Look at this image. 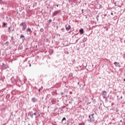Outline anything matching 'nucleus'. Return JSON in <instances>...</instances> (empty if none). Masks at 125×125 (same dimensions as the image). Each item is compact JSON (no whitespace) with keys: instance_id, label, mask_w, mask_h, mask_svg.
<instances>
[{"instance_id":"7ed1b4c3","label":"nucleus","mask_w":125,"mask_h":125,"mask_svg":"<svg viewBox=\"0 0 125 125\" xmlns=\"http://www.w3.org/2000/svg\"><path fill=\"white\" fill-rule=\"evenodd\" d=\"M102 95L104 98H106V97H107V92L103 91L102 92Z\"/></svg>"},{"instance_id":"0eeeda50","label":"nucleus","mask_w":125,"mask_h":125,"mask_svg":"<svg viewBox=\"0 0 125 125\" xmlns=\"http://www.w3.org/2000/svg\"><path fill=\"white\" fill-rule=\"evenodd\" d=\"M80 33L81 34V35H82V34H83V28H81L80 30Z\"/></svg>"},{"instance_id":"9b49d317","label":"nucleus","mask_w":125,"mask_h":125,"mask_svg":"<svg viewBox=\"0 0 125 125\" xmlns=\"http://www.w3.org/2000/svg\"><path fill=\"white\" fill-rule=\"evenodd\" d=\"M26 31H27V32H30V31H31V29H30L29 28H28L26 29Z\"/></svg>"},{"instance_id":"f257e3e1","label":"nucleus","mask_w":125,"mask_h":125,"mask_svg":"<svg viewBox=\"0 0 125 125\" xmlns=\"http://www.w3.org/2000/svg\"><path fill=\"white\" fill-rule=\"evenodd\" d=\"M90 119V122H94L95 121V118L94 117V114H92L89 116Z\"/></svg>"},{"instance_id":"6e6552de","label":"nucleus","mask_w":125,"mask_h":125,"mask_svg":"<svg viewBox=\"0 0 125 125\" xmlns=\"http://www.w3.org/2000/svg\"><path fill=\"white\" fill-rule=\"evenodd\" d=\"M120 63H118V62H114V65L116 66H118V65H119Z\"/></svg>"},{"instance_id":"f03ea898","label":"nucleus","mask_w":125,"mask_h":125,"mask_svg":"<svg viewBox=\"0 0 125 125\" xmlns=\"http://www.w3.org/2000/svg\"><path fill=\"white\" fill-rule=\"evenodd\" d=\"M20 26H21L22 27V30L25 31L26 30V28H27V25H26V23L22 22L21 23Z\"/></svg>"},{"instance_id":"f8f14e48","label":"nucleus","mask_w":125,"mask_h":125,"mask_svg":"<svg viewBox=\"0 0 125 125\" xmlns=\"http://www.w3.org/2000/svg\"><path fill=\"white\" fill-rule=\"evenodd\" d=\"M32 101H33V102H36V98H32Z\"/></svg>"},{"instance_id":"9d476101","label":"nucleus","mask_w":125,"mask_h":125,"mask_svg":"<svg viewBox=\"0 0 125 125\" xmlns=\"http://www.w3.org/2000/svg\"><path fill=\"white\" fill-rule=\"evenodd\" d=\"M22 38H23V40H24L25 37L24 36V35H21V39H22Z\"/></svg>"},{"instance_id":"1a4fd4ad","label":"nucleus","mask_w":125,"mask_h":125,"mask_svg":"<svg viewBox=\"0 0 125 125\" xmlns=\"http://www.w3.org/2000/svg\"><path fill=\"white\" fill-rule=\"evenodd\" d=\"M3 25L2 26V28H4L5 27V25H7V23H5L4 22L3 23Z\"/></svg>"},{"instance_id":"6ab92c4d","label":"nucleus","mask_w":125,"mask_h":125,"mask_svg":"<svg viewBox=\"0 0 125 125\" xmlns=\"http://www.w3.org/2000/svg\"><path fill=\"white\" fill-rule=\"evenodd\" d=\"M124 82H125V79H124Z\"/></svg>"},{"instance_id":"f3484780","label":"nucleus","mask_w":125,"mask_h":125,"mask_svg":"<svg viewBox=\"0 0 125 125\" xmlns=\"http://www.w3.org/2000/svg\"><path fill=\"white\" fill-rule=\"evenodd\" d=\"M113 14H113V13H111V15H113Z\"/></svg>"},{"instance_id":"4468645a","label":"nucleus","mask_w":125,"mask_h":125,"mask_svg":"<svg viewBox=\"0 0 125 125\" xmlns=\"http://www.w3.org/2000/svg\"><path fill=\"white\" fill-rule=\"evenodd\" d=\"M66 120V118L64 117L62 120V121L63 122V121H65Z\"/></svg>"},{"instance_id":"dca6fc26","label":"nucleus","mask_w":125,"mask_h":125,"mask_svg":"<svg viewBox=\"0 0 125 125\" xmlns=\"http://www.w3.org/2000/svg\"><path fill=\"white\" fill-rule=\"evenodd\" d=\"M34 115L35 116H36V115H37V113H34Z\"/></svg>"},{"instance_id":"39448f33","label":"nucleus","mask_w":125,"mask_h":125,"mask_svg":"<svg viewBox=\"0 0 125 125\" xmlns=\"http://www.w3.org/2000/svg\"><path fill=\"white\" fill-rule=\"evenodd\" d=\"M59 12H60V11H55V12H54L53 14V16H55L56 15H57Z\"/></svg>"},{"instance_id":"4be33fe9","label":"nucleus","mask_w":125,"mask_h":125,"mask_svg":"<svg viewBox=\"0 0 125 125\" xmlns=\"http://www.w3.org/2000/svg\"><path fill=\"white\" fill-rule=\"evenodd\" d=\"M62 94H63V93H62Z\"/></svg>"},{"instance_id":"423d86ee","label":"nucleus","mask_w":125,"mask_h":125,"mask_svg":"<svg viewBox=\"0 0 125 125\" xmlns=\"http://www.w3.org/2000/svg\"><path fill=\"white\" fill-rule=\"evenodd\" d=\"M9 32H13L14 31V28H11V27H8Z\"/></svg>"},{"instance_id":"2eb2a0df","label":"nucleus","mask_w":125,"mask_h":125,"mask_svg":"<svg viewBox=\"0 0 125 125\" xmlns=\"http://www.w3.org/2000/svg\"><path fill=\"white\" fill-rule=\"evenodd\" d=\"M51 22H52V20H49V23H51Z\"/></svg>"},{"instance_id":"aec40b11","label":"nucleus","mask_w":125,"mask_h":125,"mask_svg":"<svg viewBox=\"0 0 125 125\" xmlns=\"http://www.w3.org/2000/svg\"><path fill=\"white\" fill-rule=\"evenodd\" d=\"M78 84H80V83H78Z\"/></svg>"},{"instance_id":"5701e85b","label":"nucleus","mask_w":125,"mask_h":125,"mask_svg":"<svg viewBox=\"0 0 125 125\" xmlns=\"http://www.w3.org/2000/svg\"><path fill=\"white\" fill-rule=\"evenodd\" d=\"M39 116H40V114H39Z\"/></svg>"},{"instance_id":"a211bd4d","label":"nucleus","mask_w":125,"mask_h":125,"mask_svg":"<svg viewBox=\"0 0 125 125\" xmlns=\"http://www.w3.org/2000/svg\"><path fill=\"white\" fill-rule=\"evenodd\" d=\"M39 91H41V89H39Z\"/></svg>"},{"instance_id":"ddd939ff","label":"nucleus","mask_w":125,"mask_h":125,"mask_svg":"<svg viewBox=\"0 0 125 125\" xmlns=\"http://www.w3.org/2000/svg\"><path fill=\"white\" fill-rule=\"evenodd\" d=\"M79 125H84V123H81Z\"/></svg>"},{"instance_id":"20e7f679","label":"nucleus","mask_w":125,"mask_h":125,"mask_svg":"<svg viewBox=\"0 0 125 125\" xmlns=\"http://www.w3.org/2000/svg\"><path fill=\"white\" fill-rule=\"evenodd\" d=\"M65 29L66 31H69V30H71V25L69 24H66L65 25Z\"/></svg>"},{"instance_id":"412c9836","label":"nucleus","mask_w":125,"mask_h":125,"mask_svg":"<svg viewBox=\"0 0 125 125\" xmlns=\"http://www.w3.org/2000/svg\"><path fill=\"white\" fill-rule=\"evenodd\" d=\"M82 11H83V9H82Z\"/></svg>"}]
</instances>
